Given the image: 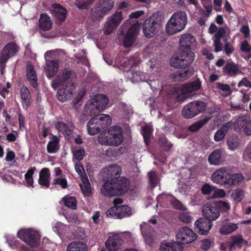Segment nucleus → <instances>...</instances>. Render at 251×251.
<instances>
[{
	"mask_svg": "<svg viewBox=\"0 0 251 251\" xmlns=\"http://www.w3.org/2000/svg\"><path fill=\"white\" fill-rule=\"evenodd\" d=\"M196 42L195 37L190 33H185L180 36L178 55L171 59L170 65L174 68L183 70L177 71L171 75V78L174 81H184L193 75L194 69L189 68V66L194 60L195 54L191 50Z\"/></svg>",
	"mask_w": 251,
	"mask_h": 251,
	"instance_id": "f257e3e1",
	"label": "nucleus"
},
{
	"mask_svg": "<svg viewBox=\"0 0 251 251\" xmlns=\"http://www.w3.org/2000/svg\"><path fill=\"white\" fill-rule=\"evenodd\" d=\"M130 187L129 179L124 177L112 178L102 185L101 193L105 196L110 197L121 196L127 192Z\"/></svg>",
	"mask_w": 251,
	"mask_h": 251,
	"instance_id": "f03ea898",
	"label": "nucleus"
},
{
	"mask_svg": "<svg viewBox=\"0 0 251 251\" xmlns=\"http://www.w3.org/2000/svg\"><path fill=\"white\" fill-rule=\"evenodd\" d=\"M244 176L241 173H232L227 167L216 170L211 175L212 181L226 188H231L242 182Z\"/></svg>",
	"mask_w": 251,
	"mask_h": 251,
	"instance_id": "7ed1b4c3",
	"label": "nucleus"
},
{
	"mask_svg": "<svg viewBox=\"0 0 251 251\" xmlns=\"http://www.w3.org/2000/svg\"><path fill=\"white\" fill-rule=\"evenodd\" d=\"M229 209L230 206L227 202L219 201L206 203L202 211L204 218L213 221L219 217L221 212H226Z\"/></svg>",
	"mask_w": 251,
	"mask_h": 251,
	"instance_id": "20e7f679",
	"label": "nucleus"
},
{
	"mask_svg": "<svg viewBox=\"0 0 251 251\" xmlns=\"http://www.w3.org/2000/svg\"><path fill=\"white\" fill-rule=\"evenodd\" d=\"M187 23V16L185 11H178L174 13L168 20L166 31L169 35L182 31Z\"/></svg>",
	"mask_w": 251,
	"mask_h": 251,
	"instance_id": "39448f33",
	"label": "nucleus"
},
{
	"mask_svg": "<svg viewBox=\"0 0 251 251\" xmlns=\"http://www.w3.org/2000/svg\"><path fill=\"white\" fill-rule=\"evenodd\" d=\"M164 15L161 11H158L146 19L143 25V32L148 38L153 37L157 33L162 25Z\"/></svg>",
	"mask_w": 251,
	"mask_h": 251,
	"instance_id": "423d86ee",
	"label": "nucleus"
},
{
	"mask_svg": "<svg viewBox=\"0 0 251 251\" xmlns=\"http://www.w3.org/2000/svg\"><path fill=\"white\" fill-rule=\"evenodd\" d=\"M99 142L101 145L118 146L124 141L123 129L118 126L110 127L107 136L99 137Z\"/></svg>",
	"mask_w": 251,
	"mask_h": 251,
	"instance_id": "0eeeda50",
	"label": "nucleus"
},
{
	"mask_svg": "<svg viewBox=\"0 0 251 251\" xmlns=\"http://www.w3.org/2000/svg\"><path fill=\"white\" fill-rule=\"evenodd\" d=\"M206 108L205 102L201 100L193 101L184 106L182 110V115L185 118L191 119L203 112Z\"/></svg>",
	"mask_w": 251,
	"mask_h": 251,
	"instance_id": "6e6552de",
	"label": "nucleus"
},
{
	"mask_svg": "<svg viewBox=\"0 0 251 251\" xmlns=\"http://www.w3.org/2000/svg\"><path fill=\"white\" fill-rule=\"evenodd\" d=\"M18 46L13 42L6 45L0 53V70L1 74H3L6 67V63L10 58L14 56L18 51Z\"/></svg>",
	"mask_w": 251,
	"mask_h": 251,
	"instance_id": "1a4fd4ad",
	"label": "nucleus"
},
{
	"mask_svg": "<svg viewBox=\"0 0 251 251\" xmlns=\"http://www.w3.org/2000/svg\"><path fill=\"white\" fill-rule=\"evenodd\" d=\"M17 236L31 247L38 246L40 242L41 236L38 232L30 229L19 231Z\"/></svg>",
	"mask_w": 251,
	"mask_h": 251,
	"instance_id": "9d476101",
	"label": "nucleus"
},
{
	"mask_svg": "<svg viewBox=\"0 0 251 251\" xmlns=\"http://www.w3.org/2000/svg\"><path fill=\"white\" fill-rule=\"evenodd\" d=\"M76 76L75 72L74 70H70L65 68L61 72V75H58L52 80L51 86L53 89L59 87L67 88V81L71 78Z\"/></svg>",
	"mask_w": 251,
	"mask_h": 251,
	"instance_id": "9b49d317",
	"label": "nucleus"
},
{
	"mask_svg": "<svg viewBox=\"0 0 251 251\" xmlns=\"http://www.w3.org/2000/svg\"><path fill=\"white\" fill-rule=\"evenodd\" d=\"M176 237L177 242L182 245L195 241L197 238V235L190 228L184 226L179 229Z\"/></svg>",
	"mask_w": 251,
	"mask_h": 251,
	"instance_id": "f8f14e48",
	"label": "nucleus"
},
{
	"mask_svg": "<svg viewBox=\"0 0 251 251\" xmlns=\"http://www.w3.org/2000/svg\"><path fill=\"white\" fill-rule=\"evenodd\" d=\"M124 19V12L117 10L107 20L104 29V33L106 35L111 33L114 29L117 27Z\"/></svg>",
	"mask_w": 251,
	"mask_h": 251,
	"instance_id": "ddd939ff",
	"label": "nucleus"
},
{
	"mask_svg": "<svg viewBox=\"0 0 251 251\" xmlns=\"http://www.w3.org/2000/svg\"><path fill=\"white\" fill-rule=\"evenodd\" d=\"M107 217L115 219H122L131 215V209L126 205L114 206L106 212Z\"/></svg>",
	"mask_w": 251,
	"mask_h": 251,
	"instance_id": "4468645a",
	"label": "nucleus"
},
{
	"mask_svg": "<svg viewBox=\"0 0 251 251\" xmlns=\"http://www.w3.org/2000/svg\"><path fill=\"white\" fill-rule=\"evenodd\" d=\"M139 32V25L137 24H133L128 28L124 38V45L126 48H129L134 44Z\"/></svg>",
	"mask_w": 251,
	"mask_h": 251,
	"instance_id": "2eb2a0df",
	"label": "nucleus"
},
{
	"mask_svg": "<svg viewBox=\"0 0 251 251\" xmlns=\"http://www.w3.org/2000/svg\"><path fill=\"white\" fill-rule=\"evenodd\" d=\"M212 226V221L204 218H201L195 223L196 231L201 235H206Z\"/></svg>",
	"mask_w": 251,
	"mask_h": 251,
	"instance_id": "dca6fc26",
	"label": "nucleus"
},
{
	"mask_svg": "<svg viewBox=\"0 0 251 251\" xmlns=\"http://www.w3.org/2000/svg\"><path fill=\"white\" fill-rule=\"evenodd\" d=\"M123 240L118 235L109 236L105 242V247L109 251H119L121 249Z\"/></svg>",
	"mask_w": 251,
	"mask_h": 251,
	"instance_id": "f3484780",
	"label": "nucleus"
},
{
	"mask_svg": "<svg viewBox=\"0 0 251 251\" xmlns=\"http://www.w3.org/2000/svg\"><path fill=\"white\" fill-rule=\"evenodd\" d=\"M60 62L57 59L46 60L45 72L46 76L51 78L56 74L59 70Z\"/></svg>",
	"mask_w": 251,
	"mask_h": 251,
	"instance_id": "a211bd4d",
	"label": "nucleus"
},
{
	"mask_svg": "<svg viewBox=\"0 0 251 251\" xmlns=\"http://www.w3.org/2000/svg\"><path fill=\"white\" fill-rule=\"evenodd\" d=\"M230 241L228 245V250L232 251L235 247L241 249L244 246H247L248 242L243 238L241 234L231 236L230 238Z\"/></svg>",
	"mask_w": 251,
	"mask_h": 251,
	"instance_id": "6ab92c4d",
	"label": "nucleus"
},
{
	"mask_svg": "<svg viewBox=\"0 0 251 251\" xmlns=\"http://www.w3.org/2000/svg\"><path fill=\"white\" fill-rule=\"evenodd\" d=\"M201 87V82L200 78H197L194 81L182 85L181 87V91L184 95H188L194 91L200 90Z\"/></svg>",
	"mask_w": 251,
	"mask_h": 251,
	"instance_id": "aec40b11",
	"label": "nucleus"
},
{
	"mask_svg": "<svg viewBox=\"0 0 251 251\" xmlns=\"http://www.w3.org/2000/svg\"><path fill=\"white\" fill-rule=\"evenodd\" d=\"M49 138L50 140L47 145V152L49 153H55L60 149V138L50 133Z\"/></svg>",
	"mask_w": 251,
	"mask_h": 251,
	"instance_id": "412c9836",
	"label": "nucleus"
},
{
	"mask_svg": "<svg viewBox=\"0 0 251 251\" xmlns=\"http://www.w3.org/2000/svg\"><path fill=\"white\" fill-rule=\"evenodd\" d=\"M22 106L24 109H27L31 104V96L28 88L23 86L20 90Z\"/></svg>",
	"mask_w": 251,
	"mask_h": 251,
	"instance_id": "4be33fe9",
	"label": "nucleus"
},
{
	"mask_svg": "<svg viewBox=\"0 0 251 251\" xmlns=\"http://www.w3.org/2000/svg\"><path fill=\"white\" fill-rule=\"evenodd\" d=\"M223 70L224 74L228 77H235L241 73L239 66L232 61L227 62Z\"/></svg>",
	"mask_w": 251,
	"mask_h": 251,
	"instance_id": "5701e85b",
	"label": "nucleus"
},
{
	"mask_svg": "<svg viewBox=\"0 0 251 251\" xmlns=\"http://www.w3.org/2000/svg\"><path fill=\"white\" fill-rule=\"evenodd\" d=\"M182 246L175 241L168 242L164 241L160 246V251H182Z\"/></svg>",
	"mask_w": 251,
	"mask_h": 251,
	"instance_id": "b1692460",
	"label": "nucleus"
},
{
	"mask_svg": "<svg viewBox=\"0 0 251 251\" xmlns=\"http://www.w3.org/2000/svg\"><path fill=\"white\" fill-rule=\"evenodd\" d=\"M225 160L222 150L217 149L212 152L208 157V162L211 165H219Z\"/></svg>",
	"mask_w": 251,
	"mask_h": 251,
	"instance_id": "393cba45",
	"label": "nucleus"
},
{
	"mask_svg": "<svg viewBox=\"0 0 251 251\" xmlns=\"http://www.w3.org/2000/svg\"><path fill=\"white\" fill-rule=\"evenodd\" d=\"M50 173L49 168L42 169L39 173L38 183L42 187L48 188L50 186Z\"/></svg>",
	"mask_w": 251,
	"mask_h": 251,
	"instance_id": "a878e982",
	"label": "nucleus"
},
{
	"mask_svg": "<svg viewBox=\"0 0 251 251\" xmlns=\"http://www.w3.org/2000/svg\"><path fill=\"white\" fill-rule=\"evenodd\" d=\"M26 77L27 79L34 88L38 86L37 77L33 66L29 64L26 67Z\"/></svg>",
	"mask_w": 251,
	"mask_h": 251,
	"instance_id": "bb28decb",
	"label": "nucleus"
},
{
	"mask_svg": "<svg viewBox=\"0 0 251 251\" xmlns=\"http://www.w3.org/2000/svg\"><path fill=\"white\" fill-rule=\"evenodd\" d=\"M53 7L55 8H59L61 11H55L54 16L58 24L61 25L66 18L67 14V10L59 4H54Z\"/></svg>",
	"mask_w": 251,
	"mask_h": 251,
	"instance_id": "cd10ccee",
	"label": "nucleus"
},
{
	"mask_svg": "<svg viewBox=\"0 0 251 251\" xmlns=\"http://www.w3.org/2000/svg\"><path fill=\"white\" fill-rule=\"evenodd\" d=\"M87 126L88 133L92 135L98 134L103 129L98 123L97 118L94 117L88 122Z\"/></svg>",
	"mask_w": 251,
	"mask_h": 251,
	"instance_id": "c85d7f7f",
	"label": "nucleus"
},
{
	"mask_svg": "<svg viewBox=\"0 0 251 251\" xmlns=\"http://www.w3.org/2000/svg\"><path fill=\"white\" fill-rule=\"evenodd\" d=\"M39 28L44 30H50L52 26V22L50 17L46 14H42L39 20Z\"/></svg>",
	"mask_w": 251,
	"mask_h": 251,
	"instance_id": "c756f323",
	"label": "nucleus"
},
{
	"mask_svg": "<svg viewBox=\"0 0 251 251\" xmlns=\"http://www.w3.org/2000/svg\"><path fill=\"white\" fill-rule=\"evenodd\" d=\"M93 100L100 111L106 108L109 101L108 98L103 94H99L95 96Z\"/></svg>",
	"mask_w": 251,
	"mask_h": 251,
	"instance_id": "7c9ffc66",
	"label": "nucleus"
},
{
	"mask_svg": "<svg viewBox=\"0 0 251 251\" xmlns=\"http://www.w3.org/2000/svg\"><path fill=\"white\" fill-rule=\"evenodd\" d=\"M67 251H88V249L85 243L80 241H75L68 245Z\"/></svg>",
	"mask_w": 251,
	"mask_h": 251,
	"instance_id": "2f4dec72",
	"label": "nucleus"
},
{
	"mask_svg": "<svg viewBox=\"0 0 251 251\" xmlns=\"http://www.w3.org/2000/svg\"><path fill=\"white\" fill-rule=\"evenodd\" d=\"M84 111L91 116L98 114L100 111L93 100L86 102L84 106Z\"/></svg>",
	"mask_w": 251,
	"mask_h": 251,
	"instance_id": "473e14b6",
	"label": "nucleus"
},
{
	"mask_svg": "<svg viewBox=\"0 0 251 251\" xmlns=\"http://www.w3.org/2000/svg\"><path fill=\"white\" fill-rule=\"evenodd\" d=\"M108 14V13L98 3L92 10L91 16L95 20H100Z\"/></svg>",
	"mask_w": 251,
	"mask_h": 251,
	"instance_id": "72a5a7b5",
	"label": "nucleus"
},
{
	"mask_svg": "<svg viewBox=\"0 0 251 251\" xmlns=\"http://www.w3.org/2000/svg\"><path fill=\"white\" fill-rule=\"evenodd\" d=\"M174 196L169 194H161L159 195L157 200L158 202L161 203L164 207H170L171 206Z\"/></svg>",
	"mask_w": 251,
	"mask_h": 251,
	"instance_id": "f704fd0d",
	"label": "nucleus"
},
{
	"mask_svg": "<svg viewBox=\"0 0 251 251\" xmlns=\"http://www.w3.org/2000/svg\"><path fill=\"white\" fill-rule=\"evenodd\" d=\"M238 228L237 224L227 223L222 225L220 228V232L223 235H228L234 232Z\"/></svg>",
	"mask_w": 251,
	"mask_h": 251,
	"instance_id": "c9c22d12",
	"label": "nucleus"
},
{
	"mask_svg": "<svg viewBox=\"0 0 251 251\" xmlns=\"http://www.w3.org/2000/svg\"><path fill=\"white\" fill-rule=\"evenodd\" d=\"M96 118L98 123L100 124V127L104 129L111 123V118L110 116L106 114L97 115L94 117Z\"/></svg>",
	"mask_w": 251,
	"mask_h": 251,
	"instance_id": "e433bc0d",
	"label": "nucleus"
},
{
	"mask_svg": "<svg viewBox=\"0 0 251 251\" xmlns=\"http://www.w3.org/2000/svg\"><path fill=\"white\" fill-rule=\"evenodd\" d=\"M55 128L58 132L67 136H70L72 134V130L69 126L63 122H57L55 124Z\"/></svg>",
	"mask_w": 251,
	"mask_h": 251,
	"instance_id": "4c0bfd02",
	"label": "nucleus"
},
{
	"mask_svg": "<svg viewBox=\"0 0 251 251\" xmlns=\"http://www.w3.org/2000/svg\"><path fill=\"white\" fill-rule=\"evenodd\" d=\"M64 205L72 209H76L77 207V201L75 197L66 195L62 198Z\"/></svg>",
	"mask_w": 251,
	"mask_h": 251,
	"instance_id": "58836bf2",
	"label": "nucleus"
},
{
	"mask_svg": "<svg viewBox=\"0 0 251 251\" xmlns=\"http://www.w3.org/2000/svg\"><path fill=\"white\" fill-rule=\"evenodd\" d=\"M142 134L146 144L148 145L150 141L151 136L153 132L152 127L148 125H146L142 128Z\"/></svg>",
	"mask_w": 251,
	"mask_h": 251,
	"instance_id": "ea45409f",
	"label": "nucleus"
},
{
	"mask_svg": "<svg viewBox=\"0 0 251 251\" xmlns=\"http://www.w3.org/2000/svg\"><path fill=\"white\" fill-rule=\"evenodd\" d=\"M108 172L111 176V178L121 177L122 173L121 168L117 165H112L108 166Z\"/></svg>",
	"mask_w": 251,
	"mask_h": 251,
	"instance_id": "a19ab883",
	"label": "nucleus"
},
{
	"mask_svg": "<svg viewBox=\"0 0 251 251\" xmlns=\"http://www.w3.org/2000/svg\"><path fill=\"white\" fill-rule=\"evenodd\" d=\"M36 170V168L35 167H31L28 170L26 174L25 175V178L27 183V187L31 186L33 188L34 187L32 176Z\"/></svg>",
	"mask_w": 251,
	"mask_h": 251,
	"instance_id": "79ce46f5",
	"label": "nucleus"
},
{
	"mask_svg": "<svg viewBox=\"0 0 251 251\" xmlns=\"http://www.w3.org/2000/svg\"><path fill=\"white\" fill-rule=\"evenodd\" d=\"M115 0H100L99 4L108 13L113 8Z\"/></svg>",
	"mask_w": 251,
	"mask_h": 251,
	"instance_id": "37998d69",
	"label": "nucleus"
},
{
	"mask_svg": "<svg viewBox=\"0 0 251 251\" xmlns=\"http://www.w3.org/2000/svg\"><path fill=\"white\" fill-rule=\"evenodd\" d=\"M229 35V29L228 28L227 25H226L224 26L220 27L218 28L214 37L224 39L225 37L228 38Z\"/></svg>",
	"mask_w": 251,
	"mask_h": 251,
	"instance_id": "c03bdc74",
	"label": "nucleus"
},
{
	"mask_svg": "<svg viewBox=\"0 0 251 251\" xmlns=\"http://www.w3.org/2000/svg\"><path fill=\"white\" fill-rule=\"evenodd\" d=\"M228 128V126L226 125H225L217 131L214 136V140L216 142H220L222 141L227 132Z\"/></svg>",
	"mask_w": 251,
	"mask_h": 251,
	"instance_id": "a18cd8bd",
	"label": "nucleus"
},
{
	"mask_svg": "<svg viewBox=\"0 0 251 251\" xmlns=\"http://www.w3.org/2000/svg\"><path fill=\"white\" fill-rule=\"evenodd\" d=\"M209 118H204L194 123L188 127V130L191 132H195L200 129L209 120Z\"/></svg>",
	"mask_w": 251,
	"mask_h": 251,
	"instance_id": "49530a36",
	"label": "nucleus"
},
{
	"mask_svg": "<svg viewBox=\"0 0 251 251\" xmlns=\"http://www.w3.org/2000/svg\"><path fill=\"white\" fill-rule=\"evenodd\" d=\"M93 2L94 0H87L84 1H81L80 0H77L75 3V5L79 9H87Z\"/></svg>",
	"mask_w": 251,
	"mask_h": 251,
	"instance_id": "de8ad7c7",
	"label": "nucleus"
},
{
	"mask_svg": "<svg viewBox=\"0 0 251 251\" xmlns=\"http://www.w3.org/2000/svg\"><path fill=\"white\" fill-rule=\"evenodd\" d=\"M56 96L58 100L61 102L66 101L68 97H70L66 91V89H59V90L57 93Z\"/></svg>",
	"mask_w": 251,
	"mask_h": 251,
	"instance_id": "09e8293b",
	"label": "nucleus"
},
{
	"mask_svg": "<svg viewBox=\"0 0 251 251\" xmlns=\"http://www.w3.org/2000/svg\"><path fill=\"white\" fill-rule=\"evenodd\" d=\"M150 182L152 188L156 186L158 182V176L155 171H151L148 173Z\"/></svg>",
	"mask_w": 251,
	"mask_h": 251,
	"instance_id": "8fccbe9b",
	"label": "nucleus"
},
{
	"mask_svg": "<svg viewBox=\"0 0 251 251\" xmlns=\"http://www.w3.org/2000/svg\"><path fill=\"white\" fill-rule=\"evenodd\" d=\"M84 187L80 185V187L81 188L82 192L84 195L86 197H90L92 195L93 193L92 192L91 185L90 183L87 182H84L83 183Z\"/></svg>",
	"mask_w": 251,
	"mask_h": 251,
	"instance_id": "3c124183",
	"label": "nucleus"
},
{
	"mask_svg": "<svg viewBox=\"0 0 251 251\" xmlns=\"http://www.w3.org/2000/svg\"><path fill=\"white\" fill-rule=\"evenodd\" d=\"M225 43V50L227 55L231 54L234 50V48L231 45L230 43L228 42V38L227 37H225L223 40Z\"/></svg>",
	"mask_w": 251,
	"mask_h": 251,
	"instance_id": "603ef678",
	"label": "nucleus"
},
{
	"mask_svg": "<svg viewBox=\"0 0 251 251\" xmlns=\"http://www.w3.org/2000/svg\"><path fill=\"white\" fill-rule=\"evenodd\" d=\"M244 191L240 188L235 189L232 193L233 199L238 201H241L244 196Z\"/></svg>",
	"mask_w": 251,
	"mask_h": 251,
	"instance_id": "864d4df0",
	"label": "nucleus"
},
{
	"mask_svg": "<svg viewBox=\"0 0 251 251\" xmlns=\"http://www.w3.org/2000/svg\"><path fill=\"white\" fill-rule=\"evenodd\" d=\"M52 184L53 185L58 184L60 185L63 189H65L68 186L67 180L65 178H56L53 179Z\"/></svg>",
	"mask_w": 251,
	"mask_h": 251,
	"instance_id": "5fc2aeb1",
	"label": "nucleus"
},
{
	"mask_svg": "<svg viewBox=\"0 0 251 251\" xmlns=\"http://www.w3.org/2000/svg\"><path fill=\"white\" fill-rule=\"evenodd\" d=\"M221 39L213 37L212 40L213 41V46L215 48V52H218L222 50V43L221 42Z\"/></svg>",
	"mask_w": 251,
	"mask_h": 251,
	"instance_id": "6e6d98bb",
	"label": "nucleus"
},
{
	"mask_svg": "<svg viewBox=\"0 0 251 251\" xmlns=\"http://www.w3.org/2000/svg\"><path fill=\"white\" fill-rule=\"evenodd\" d=\"M161 146L164 148L165 151H169L173 147V144L166 140V138L159 139Z\"/></svg>",
	"mask_w": 251,
	"mask_h": 251,
	"instance_id": "4d7b16f0",
	"label": "nucleus"
},
{
	"mask_svg": "<svg viewBox=\"0 0 251 251\" xmlns=\"http://www.w3.org/2000/svg\"><path fill=\"white\" fill-rule=\"evenodd\" d=\"M202 4L206 11L204 15L208 17L212 11L211 1H202Z\"/></svg>",
	"mask_w": 251,
	"mask_h": 251,
	"instance_id": "13d9d810",
	"label": "nucleus"
},
{
	"mask_svg": "<svg viewBox=\"0 0 251 251\" xmlns=\"http://www.w3.org/2000/svg\"><path fill=\"white\" fill-rule=\"evenodd\" d=\"M139 63L138 58L137 55H133L130 57L128 60L127 62H125L126 66L129 67V68H132L134 66H136Z\"/></svg>",
	"mask_w": 251,
	"mask_h": 251,
	"instance_id": "bf43d9fd",
	"label": "nucleus"
},
{
	"mask_svg": "<svg viewBox=\"0 0 251 251\" xmlns=\"http://www.w3.org/2000/svg\"><path fill=\"white\" fill-rule=\"evenodd\" d=\"M215 187L208 183L204 184L201 189V193L203 195H210L214 190Z\"/></svg>",
	"mask_w": 251,
	"mask_h": 251,
	"instance_id": "052dcab7",
	"label": "nucleus"
},
{
	"mask_svg": "<svg viewBox=\"0 0 251 251\" xmlns=\"http://www.w3.org/2000/svg\"><path fill=\"white\" fill-rule=\"evenodd\" d=\"M179 219L184 223H189L191 222L192 218L187 212H182L178 216Z\"/></svg>",
	"mask_w": 251,
	"mask_h": 251,
	"instance_id": "680f3d73",
	"label": "nucleus"
},
{
	"mask_svg": "<svg viewBox=\"0 0 251 251\" xmlns=\"http://www.w3.org/2000/svg\"><path fill=\"white\" fill-rule=\"evenodd\" d=\"M171 206L176 209L184 210L186 209L185 206L175 197H174V200H173Z\"/></svg>",
	"mask_w": 251,
	"mask_h": 251,
	"instance_id": "e2e57ef3",
	"label": "nucleus"
},
{
	"mask_svg": "<svg viewBox=\"0 0 251 251\" xmlns=\"http://www.w3.org/2000/svg\"><path fill=\"white\" fill-rule=\"evenodd\" d=\"M146 244L151 245L154 242L153 235L150 232L145 231L142 232Z\"/></svg>",
	"mask_w": 251,
	"mask_h": 251,
	"instance_id": "0e129e2a",
	"label": "nucleus"
},
{
	"mask_svg": "<svg viewBox=\"0 0 251 251\" xmlns=\"http://www.w3.org/2000/svg\"><path fill=\"white\" fill-rule=\"evenodd\" d=\"M74 155L75 159L77 160H81L85 155V151L83 149L75 150L74 151Z\"/></svg>",
	"mask_w": 251,
	"mask_h": 251,
	"instance_id": "69168bd1",
	"label": "nucleus"
},
{
	"mask_svg": "<svg viewBox=\"0 0 251 251\" xmlns=\"http://www.w3.org/2000/svg\"><path fill=\"white\" fill-rule=\"evenodd\" d=\"M227 144L229 149L232 151L235 150L239 145L238 142L236 139H228Z\"/></svg>",
	"mask_w": 251,
	"mask_h": 251,
	"instance_id": "338daca9",
	"label": "nucleus"
},
{
	"mask_svg": "<svg viewBox=\"0 0 251 251\" xmlns=\"http://www.w3.org/2000/svg\"><path fill=\"white\" fill-rule=\"evenodd\" d=\"M217 88L223 92H230L231 89L227 84H223L220 82L216 83Z\"/></svg>",
	"mask_w": 251,
	"mask_h": 251,
	"instance_id": "774afa93",
	"label": "nucleus"
}]
</instances>
